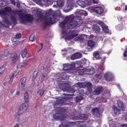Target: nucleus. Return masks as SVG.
I'll use <instances>...</instances> for the list:
<instances>
[{
    "label": "nucleus",
    "mask_w": 127,
    "mask_h": 127,
    "mask_svg": "<svg viewBox=\"0 0 127 127\" xmlns=\"http://www.w3.org/2000/svg\"><path fill=\"white\" fill-rule=\"evenodd\" d=\"M26 15L23 13H21L19 14L18 15L21 18L22 20V22L23 23L24 21V19L25 18V16Z\"/></svg>",
    "instance_id": "nucleus-30"
},
{
    "label": "nucleus",
    "mask_w": 127,
    "mask_h": 127,
    "mask_svg": "<svg viewBox=\"0 0 127 127\" xmlns=\"http://www.w3.org/2000/svg\"><path fill=\"white\" fill-rule=\"evenodd\" d=\"M78 33L71 35L68 37H65L64 39L65 40H71L76 36H78Z\"/></svg>",
    "instance_id": "nucleus-23"
},
{
    "label": "nucleus",
    "mask_w": 127,
    "mask_h": 127,
    "mask_svg": "<svg viewBox=\"0 0 127 127\" xmlns=\"http://www.w3.org/2000/svg\"><path fill=\"white\" fill-rule=\"evenodd\" d=\"M93 114L95 116L99 117L100 116V114L99 109L97 108H94L92 110Z\"/></svg>",
    "instance_id": "nucleus-12"
},
{
    "label": "nucleus",
    "mask_w": 127,
    "mask_h": 127,
    "mask_svg": "<svg viewBox=\"0 0 127 127\" xmlns=\"http://www.w3.org/2000/svg\"><path fill=\"white\" fill-rule=\"evenodd\" d=\"M18 59V56L16 53H15L14 55V56L12 58V63L14 64Z\"/></svg>",
    "instance_id": "nucleus-29"
},
{
    "label": "nucleus",
    "mask_w": 127,
    "mask_h": 127,
    "mask_svg": "<svg viewBox=\"0 0 127 127\" xmlns=\"http://www.w3.org/2000/svg\"><path fill=\"white\" fill-rule=\"evenodd\" d=\"M88 47H90L91 48H92L94 47L95 44V42L92 40H89L88 41Z\"/></svg>",
    "instance_id": "nucleus-21"
},
{
    "label": "nucleus",
    "mask_w": 127,
    "mask_h": 127,
    "mask_svg": "<svg viewBox=\"0 0 127 127\" xmlns=\"http://www.w3.org/2000/svg\"><path fill=\"white\" fill-rule=\"evenodd\" d=\"M65 18L66 19V21H67V27L68 29H73L77 26L78 24V22L74 20V15L72 14L66 17Z\"/></svg>",
    "instance_id": "nucleus-1"
},
{
    "label": "nucleus",
    "mask_w": 127,
    "mask_h": 127,
    "mask_svg": "<svg viewBox=\"0 0 127 127\" xmlns=\"http://www.w3.org/2000/svg\"><path fill=\"white\" fill-rule=\"evenodd\" d=\"M82 57V55L81 53H76L72 55L70 57V59L74 60L80 58Z\"/></svg>",
    "instance_id": "nucleus-8"
},
{
    "label": "nucleus",
    "mask_w": 127,
    "mask_h": 127,
    "mask_svg": "<svg viewBox=\"0 0 127 127\" xmlns=\"http://www.w3.org/2000/svg\"><path fill=\"white\" fill-rule=\"evenodd\" d=\"M66 97H64L59 99V101L62 104H63L64 102V101L66 100Z\"/></svg>",
    "instance_id": "nucleus-41"
},
{
    "label": "nucleus",
    "mask_w": 127,
    "mask_h": 127,
    "mask_svg": "<svg viewBox=\"0 0 127 127\" xmlns=\"http://www.w3.org/2000/svg\"><path fill=\"white\" fill-rule=\"evenodd\" d=\"M14 73H13L12 74V75L11 77L10 78V80L8 82L9 84H11L13 82V79L14 78Z\"/></svg>",
    "instance_id": "nucleus-45"
},
{
    "label": "nucleus",
    "mask_w": 127,
    "mask_h": 127,
    "mask_svg": "<svg viewBox=\"0 0 127 127\" xmlns=\"http://www.w3.org/2000/svg\"><path fill=\"white\" fill-rule=\"evenodd\" d=\"M53 1V0H47L46 3L49 5H51L52 4Z\"/></svg>",
    "instance_id": "nucleus-49"
},
{
    "label": "nucleus",
    "mask_w": 127,
    "mask_h": 127,
    "mask_svg": "<svg viewBox=\"0 0 127 127\" xmlns=\"http://www.w3.org/2000/svg\"><path fill=\"white\" fill-rule=\"evenodd\" d=\"M93 29L97 33L99 34L101 32L100 28L96 24L93 25Z\"/></svg>",
    "instance_id": "nucleus-11"
},
{
    "label": "nucleus",
    "mask_w": 127,
    "mask_h": 127,
    "mask_svg": "<svg viewBox=\"0 0 127 127\" xmlns=\"http://www.w3.org/2000/svg\"><path fill=\"white\" fill-rule=\"evenodd\" d=\"M83 61V60H82V61L81 62V64H85L86 63L87 61L86 59H84V60L83 62H82Z\"/></svg>",
    "instance_id": "nucleus-63"
},
{
    "label": "nucleus",
    "mask_w": 127,
    "mask_h": 127,
    "mask_svg": "<svg viewBox=\"0 0 127 127\" xmlns=\"http://www.w3.org/2000/svg\"><path fill=\"white\" fill-rule=\"evenodd\" d=\"M60 113H56L54 115V118L55 119L57 120H60Z\"/></svg>",
    "instance_id": "nucleus-39"
},
{
    "label": "nucleus",
    "mask_w": 127,
    "mask_h": 127,
    "mask_svg": "<svg viewBox=\"0 0 127 127\" xmlns=\"http://www.w3.org/2000/svg\"><path fill=\"white\" fill-rule=\"evenodd\" d=\"M6 15V12L3 10H0V15L1 16L3 17V16H5Z\"/></svg>",
    "instance_id": "nucleus-44"
},
{
    "label": "nucleus",
    "mask_w": 127,
    "mask_h": 127,
    "mask_svg": "<svg viewBox=\"0 0 127 127\" xmlns=\"http://www.w3.org/2000/svg\"><path fill=\"white\" fill-rule=\"evenodd\" d=\"M77 2L78 4L82 7L84 8L86 6V3L84 1L81 0H79Z\"/></svg>",
    "instance_id": "nucleus-24"
},
{
    "label": "nucleus",
    "mask_w": 127,
    "mask_h": 127,
    "mask_svg": "<svg viewBox=\"0 0 127 127\" xmlns=\"http://www.w3.org/2000/svg\"><path fill=\"white\" fill-rule=\"evenodd\" d=\"M76 30H70V32L71 34H74L76 32Z\"/></svg>",
    "instance_id": "nucleus-62"
},
{
    "label": "nucleus",
    "mask_w": 127,
    "mask_h": 127,
    "mask_svg": "<svg viewBox=\"0 0 127 127\" xmlns=\"http://www.w3.org/2000/svg\"><path fill=\"white\" fill-rule=\"evenodd\" d=\"M21 35L20 33H18L16 34L14 37V38L18 39L21 37Z\"/></svg>",
    "instance_id": "nucleus-48"
},
{
    "label": "nucleus",
    "mask_w": 127,
    "mask_h": 127,
    "mask_svg": "<svg viewBox=\"0 0 127 127\" xmlns=\"http://www.w3.org/2000/svg\"><path fill=\"white\" fill-rule=\"evenodd\" d=\"M27 62H23L22 63H20L17 66V68H21L22 67L27 65Z\"/></svg>",
    "instance_id": "nucleus-28"
},
{
    "label": "nucleus",
    "mask_w": 127,
    "mask_h": 127,
    "mask_svg": "<svg viewBox=\"0 0 127 127\" xmlns=\"http://www.w3.org/2000/svg\"><path fill=\"white\" fill-rule=\"evenodd\" d=\"M117 103L118 107L121 108L122 111L125 110V109L124 108V103L123 102L120 101H118L117 102Z\"/></svg>",
    "instance_id": "nucleus-25"
},
{
    "label": "nucleus",
    "mask_w": 127,
    "mask_h": 127,
    "mask_svg": "<svg viewBox=\"0 0 127 127\" xmlns=\"http://www.w3.org/2000/svg\"><path fill=\"white\" fill-rule=\"evenodd\" d=\"M103 31L106 33H108L109 32V30L108 26L106 25H104L102 28Z\"/></svg>",
    "instance_id": "nucleus-35"
},
{
    "label": "nucleus",
    "mask_w": 127,
    "mask_h": 127,
    "mask_svg": "<svg viewBox=\"0 0 127 127\" xmlns=\"http://www.w3.org/2000/svg\"><path fill=\"white\" fill-rule=\"evenodd\" d=\"M54 107L55 110H57L59 111L62 112L65 110V109L61 108L60 107L59 104V103H55L54 105Z\"/></svg>",
    "instance_id": "nucleus-9"
},
{
    "label": "nucleus",
    "mask_w": 127,
    "mask_h": 127,
    "mask_svg": "<svg viewBox=\"0 0 127 127\" xmlns=\"http://www.w3.org/2000/svg\"><path fill=\"white\" fill-rule=\"evenodd\" d=\"M5 64L2 65L0 67V76L4 72L5 70Z\"/></svg>",
    "instance_id": "nucleus-37"
},
{
    "label": "nucleus",
    "mask_w": 127,
    "mask_h": 127,
    "mask_svg": "<svg viewBox=\"0 0 127 127\" xmlns=\"http://www.w3.org/2000/svg\"><path fill=\"white\" fill-rule=\"evenodd\" d=\"M8 2L6 0H0V7H4L6 5H8L9 4Z\"/></svg>",
    "instance_id": "nucleus-22"
},
{
    "label": "nucleus",
    "mask_w": 127,
    "mask_h": 127,
    "mask_svg": "<svg viewBox=\"0 0 127 127\" xmlns=\"http://www.w3.org/2000/svg\"><path fill=\"white\" fill-rule=\"evenodd\" d=\"M3 18L4 22L8 24H9L10 23V22L9 21L7 17L6 16L3 17Z\"/></svg>",
    "instance_id": "nucleus-46"
},
{
    "label": "nucleus",
    "mask_w": 127,
    "mask_h": 127,
    "mask_svg": "<svg viewBox=\"0 0 127 127\" xmlns=\"http://www.w3.org/2000/svg\"><path fill=\"white\" fill-rule=\"evenodd\" d=\"M86 87L88 90H89V89H92V85L91 83L90 82L86 83L85 87Z\"/></svg>",
    "instance_id": "nucleus-34"
},
{
    "label": "nucleus",
    "mask_w": 127,
    "mask_h": 127,
    "mask_svg": "<svg viewBox=\"0 0 127 127\" xmlns=\"http://www.w3.org/2000/svg\"><path fill=\"white\" fill-rule=\"evenodd\" d=\"M27 53V50L26 49H24L22 51L21 55L23 58H24L26 57Z\"/></svg>",
    "instance_id": "nucleus-33"
},
{
    "label": "nucleus",
    "mask_w": 127,
    "mask_h": 127,
    "mask_svg": "<svg viewBox=\"0 0 127 127\" xmlns=\"http://www.w3.org/2000/svg\"><path fill=\"white\" fill-rule=\"evenodd\" d=\"M113 110L115 114H119L120 113L121 110L117 107H114Z\"/></svg>",
    "instance_id": "nucleus-36"
},
{
    "label": "nucleus",
    "mask_w": 127,
    "mask_h": 127,
    "mask_svg": "<svg viewBox=\"0 0 127 127\" xmlns=\"http://www.w3.org/2000/svg\"><path fill=\"white\" fill-rule=\"evenodd\" d=\"M26 79V77H24L22 78L20 80V82H21V86L22 89H23L25 86Z\"/></svg>",
    "instance_id": "nucleus-17"
},
{
    "label": "nucleus",
    "mask_w": 127,
    "mask_h": 127,
    "mask_svg": "<svg viewBox=\"0 0 127 127\" xmlns=\"http://www.w3.org/2000/svg\"><path fill=\"white\" fill-rule=\"evenodd\" d=\"M25 16L24 19L27 21L31 22L33 20V18L30 14H26Z\"/></svg>",
    "instance_id": "nucleus-16"
},
{
    "label": "nucleus",
    "mask_w": 127,
    "mask_h": 127,
    "mask_svg": "<svg viewBox=\"0 0 127 127\" xmlns=\"http://www.w3.org/2000/svg\"><path fill=\"white\" fill-rule=\"evenodd\" d=\"M89 72H90V74H93L94 73L95 71L94 70H93L90 69Z\"/></svg>",
    "instance_id": "nucleus-64"
},
{
    "label": "nucleus",
    "mask_w": 127,
    "mask_h": 127,
    "mask_svg": "<svg viewBox=\"0 0 127 127\" xmlns=\"http://www.w3.org/2000/svg\"><path fill=\"white\" fill-rule=\"evenodd\" d=\"M67 23V21H66V19L65 18V20L59 24V26L61 28H64Z\"/></svg>",
    "instance_id": "nucleus-31"
},
{
    "label": "nucleus",
    "mask_w": 127,
    "mask_h": 127,
    "mask_svg": "<svg viewBox=\"0 0 127 127\" xmlns=\"http://www.w3.org/2000/svg\"><path fill=\"white\" fill-rule=\"evenodd\" d=\"M28 107V104L25 103H22L20 107L18 112V114L20 115L22 114L24 112L26 111Z\"/></svg>",
    "instance_id": "nucleus-5"
},
{
    "label": "nucleus",
    "mask_w": 127,
    "mask_h": 127,
    "mask_svg": "<svg viewBox=\"0 0 127 127\" xmlns=\"http://www.w3.org/2000/svg\"><path fill=\"white\" fill-rule=\"evenodd\" d=\"M52 14V12H50L46 13V20L44 22L45 26H50V24H52L56 22V20L55 17H53V18H52L50 17Z\"/></svg>",
    "instance_id": "nucleus-2"
},
{
    "label": "nucleus",
    "mask_w": 127,
    "mask_h": 127,
    "mask_svg": "<svg viewBox=\"0 0 127 127\" xmlns=\"http://www.w3.org/2000/svg\"><path fill=\"white\" fill-rule=\"evenodd\" d=\"M38 68H37V69H36L34 72L32 76V77L34 79L36 77V76H37V74L38 73Z\"/></svg>",
    "instance_id": "nucleus-40"
},
{
    "label": "nucleus",
    "mask_w": 127,
    "mask_h": 127,
    "mask_svg": "<svg viewBox=\"0 0 127 127\" xmlns=\"http://www.w3.org/2000/svg\"><path fill=\"white\" fill-rule=\"evenodd\" d=\"M69 92H70L72 93H73V94L75 92L74 90L72 88H70L69 89Z\"/></svg>",
    "instance_id": "nucleus-58"
},
{
    "label": "nucleus",
    "mask_w": 127,
    "mask_h": 127,
    "mask_svg": "<svg viewBox=\"0 0 127 127\" xmlns=\"http://www.w3.org/2000/svg\"><path fill=\"white\" fill-rule=\"evenodd\" d=\"M75 125V122L64 121L61 122L59 127H74Z\"/></svg>",
    "instance_id": "nucleus-3"
},
{
    "label": "nucleus",
    "mask_w": 127,
    "mask_h": 127,
    "mask_svg": "<svg viewBox=\"0 0 127 127\" xmlns=\"http://www.w3.org/2000/svg\"><path fill=\"white\" fill-rule=\"evenodd\" d=\"M84 68L82 66L78 67L76 68L77 73H78V74L81 75L84 74Z\"/></svg>",
    "instance_id": "nucleus-13"
},
{
    "label": "nucleus",
    "mask_w": 127,
    "mask_h": 127,
    "mask_svg": "<svg viewBox=\"0 0 127 127\" xmlns=\"http://www.w3.org/2000/svg\"><path fill=\"white\" fill-rule=\"evenodd\" d=\"M85 85L86 83H82L80 82H78L76 83L75 84V86L76 87H78L80 88H85Z\"/></svg>",
    "instance_id": "nucleus-18"
},
{
    "label": "nucleus",
    "mask_w": 127,
    "mask_h": 127,
    "mask_svg": "<svg viewBox=\"0 0 127 127\" xmlns=\"http://www.w3.org/2000/svg\"><path fill=\"white\" fill-rule=\"evenodd\" d=\"M84 38L82 37H77L74 39V40L75 41L78 40H82Z\"/></svg>",
    "instance_id": "nucleus-52"
},
{
    "label": "nucleus",
    "mask_w": 127,
    "mask_h": 127,
    "mask_svg": "<svg viewBox=\"0 0 127 127\" xmlns=\"http://www.w3.org/2000/svg\"><path fill=\"white\" fill-rule=\"evenodd\" d=\"M66 118V114H60V120L61 121H64Z\"/></svg>",
    "instance_id": "nucleus-32"
},
{
    "label": "nucleus",
    "mask_w": 127,
    "mask_h": 127,
    "mask_svg": "<svg viewBox=\"0 0 127 127\" xmlns=\"http://www.w3.org/2000/svg\"><path fill=\"white\" fill-rule=\"evenodd\" d=\"M93 3L94 2L90 0L88 2L87 4L88 5H90L92 4V3Z\"/></svg>",
    "instance_id": "nucleus-60"
},
{
    "label": "nucleus",
    "mask_w": 127,
    "mask_h": 127,
    "mask_svg": "<svg viewBox=\"0 0 127 127\" xmlns=\"http://www.w3.org/2000/svg\"><path fill=\"white\" fill-rule=\"evenodd\" d=\"M10 19L11 21L15 24H17L16 19L15 17L14 16H11Z\"/></svg>",
    "instance_id": "nucleus-38"
},
{
    "label": "nucleus",
    "mask_w": 127,
    "mask_h": 127,
    "mask_svg": "<svg viewBox=\"0 0 127 127\" xmlns=\"http://www.w3.org/2000/svg\"><path fill=\"white\" fill-rule=\"evenodd\" d=\"M63 69L65 70H70V65L69 64H63Z\"/></svg>",
    "instance_id": "nucleus-26"
},
{
    "label": "nucleus",
    "mask_w": 127,
    "mask_h": 127,
    "mask_svg": "<svg viewBox=\"0 0 127 127\" xmlns=\"http://www.w3.org/2000/svg\"><path fill=\"white\" fill-rule=\"evenodd\" d=\"M91 108V105H87L86 108V110H90Z\"/></svg>",
    "instance_id": "nucleus-59"
},
{
    "label": "nucleus",
    "mask_w": 127,
    "mask_h": 127,
    "mask_svg": "<svg viewBox=\"0 0 127 127\" xmlns=\"http://www.w3.org/2000/svg\"><path fill=\"white\" fill-rule=\"evenodd\" d=\"M91 9L98 14H102L104 12V10L101 7L96 6H91Z\"/></svg>",
    "instance_id": "nucleus-4"
},
{
    "label": "nucleus",
    "mask_w": 127,
    "mask_h": 127,
    "mask_svg": "<svg viewBox=\"0 0 127 127\" xmlns=\"http://www.w3.org/2000/svg\"><path fill=\"white\" fill-rule=\"evenodd\" d=\"M20 115H18L17 114V115H15L14 117L15 119L17 120H18L20 117Z\"/></svg>",
    "instance_id": "nucleus-54"
},
{
    "label": "nucleus",
    "mask_w": 127,
    "mask_h": 127,
    "mask_svg": "<svg viewBox=\"0 0 127 127\" xmlns=\"http://www.w3.org/2000/svg\"><path fill=\"white\" fill-rule=\"evenodd\" d=\"M9 52L7 49H6L4 51V55L5 56H7L9 54Z\"/></svg>",
    "instance_id": "nucleus-50"
},
{
    "label": "nucleus",
    "mask_w": 127,
    "mask_h": 127,
    "mask_svg": "<svg viewBox=\"0 0 127 127\" xmlns=\"http://www.w3.org/2000/svg\"><path fill=\"white\" fill-rule=\"evenodd\" d=\"M83 12V10L78 9L76 11L75 13L76 14L79 15H77V16L79 17L80 19H82L83 18H84V17H83V16H86L88 15L87 12H86L85 13V14Z\"/></svg>",
    "instance_id": "nucleus-7"
},
{
    "label": "nucleus",
    "mask_w": 127,
    "mask_h": 127,
    "mask_svg": "<svg viewBox=\"0 0 127 127\" xmlns=\"http://www.w3.org/2000/svg\"><path fill=\"white\" fill-rule=\"evenodd\" d=\"M78 116L79 119L83 120H86L88 118V116L87 114H81Z\"/></svg>",
    "instance_id": "nucleus-20"
},
{
    "label": "nucleus",
    "mask_w": 127,
    "mask_h": 127,
    "mask_svg": "<svg viewBox=\"0 0 127 127\" xmlns=\"http://www.w3.org/2000/svg\"><path fill=\"white\" fill-rule=\"evenodd\" d=\"M118 19L119 21H124V18L122 17L119 16L118 17Z\"/></svg>",
    "instance_id": "nucleus-55"
},
{
    "label": "nucleus",
    "mask_w": 127,
    "mask_h": 127,
    "mask_svg": "<svg viewBox=\"0 0 127 127\" xmlns=\"http://www.w3.org/2000/svg\"><path fill=\"white\" fill-rule=\"evenodd\" d=\"M29 40L31 41H33L34 40V35L33 34L31 35L29 38Z\"/></svg>",
    "instance_id": "nucleus-43"
},
{
    "label": "nucleus",
    "mask_w": 127,
    "mask_h": 127,
    "mask_svg": "<svg viewBox=\"0 0 127 127\" xmlns=\"http://www.w3.org/2000/svg\"><path fill=\"white\" fill-rule=\"evenodd\" d=\"M12 9L10 7H7L4 8V11L5 12H11Z\"/></svg>",
    "instance_id": "nucleus-42"
},
{
    "label": "nucleus",
    "mask_w": 127,
    "mask_h": 127,
    "mask_svg": "<svg viewBox=\"0 0 127 127\" xmlns=\"http://www.w3.org/2000/svg\"><path fill=\"white\" fill-rule=\"evenodd\" d=\"M125 50L123 53V55L124 57H127V47L126 46L125 48Z\"/></svg>",
    "instance_id": "nucleus-47"
},
{
    "label": "nucleus",
    "mask_w": 127,
    "mask_h": 127,
    "mask_svg": "<svg viewBox=\"0 0 127 127\" xmlns=\"http://www.w3.org/2000/svg\"><path fill=\"white\" fill-rule=\"evenodd\" d=\"M72 5V2L71 1H67L66 6L64 9V12L67 13L71 11L73 9Z\"/></svg>",
    "instance_id": "nucleus-6"
},
{
    "label": "nucleus",
    "mask_w": 127,
    "mask_h": 127,
    "mask_svg": "<svg viewBox=\"0 0 127 127\" xmlns=\"http://www.w3.org/2000/svg\"><path fill=\"white\" fill-rule=\"evenodd\" d=\"M56 2L57 5L59 7L63 6L64 4L63 0H58Z\"/></svg>",
    "instance_id": "nucleus-27"
},
{
    "label": "nucleus",
    "mask_w": 127,
    "mask_h": 127,
    "mask_svg": "<svg viewBox=\"0 0 127 127\" xmlns=\"http://www.w3.org/2000/svg\"><path fill=\"white\" fill-rule=\"evenodd\" d=\"M10 2L11 3L14 5H15L16 3L14 0H10Z\"/></svg>",
    "instance_id": "nucleus-61"
},
{
    "label": "nucleus",
    "mask_w": 127,
    "mask_h": 127,
    "mask_svg": "<svg viewBox=\"0 0 127 127\" xmlns=\"http://www.w3.org/2000/svg\"><path fill=\"white\" fill-rule=\"evenodd\" d=\"M24 99L25 100V102L24 103H25L28 104L29 102V94L27 92H26L24 94Z\"/></svg>",
    "instance_id": "nucleus-15"
},
{
    "label": "nucleus",
    "mask_w": 127,
    "mask_h": 127,
    "mask_svg": "<svg viewBox=\"0 0 127 127\" xmlns=\"http://www.w3.org/2000/svg\"><path fill=\"white\" fill-rule=\"evenodd\" d=\"M104 77L106 80L107 81H111L113 79L112 75L108 73H106L104 74Z\"/></svg>",
    "instance_id": "nucleus-10"
},
{
    "label": "nucleus",
    "mask_w": 127,
    "mask_h": 127,
    "mask_svg": "<svg viewBox=\"0 0 127 127\" xmlns=\"http://www.w3.org/2000/svg\"><path fill=\"white\" fill-rule=\"evenodd\" d=\"M93 55V56L96 59L98 60H99L101 59V58L100 56L99 53L98 51H96L94 52Z\"/></svg>",
    "instance_id": "nucleus-19"
},
{
    "label": "nucleus",
    "mask_w": 127,
    "mask_h": 127,
    "mask_svg": "<svg viewBox=\"0 0 127 127\" xmlns=\"http://www.w3.org/2000/svg\"><path fill=\"white\" fill-rule=\"evenodd\" d=\"M97 23L98 24H99L100 26H102V27L104 26V25H105L104 24V22L102 21H99L97 22Z\"/></svg>",
    "instance_id": "nucleus-51"
},
{
    "label": "nucleus",
    "mask_w": 127,
    "mask_h": 127,
    "mask_svg": "<svg viewBox=\"0 0 127 127\" xmlns=\"http://www.w3.org/2000/svg\"><path fill=\"white\" fill-rule=\"evenodd\" d=\"M102 91V88L101 87H98L93 92V94L98 95L100 94V93Z\"/></svg>",
    "instance_id": "nucleus-14"
},
{
    "label": "nucleus",
    "mask_w": 127,
    "mask_h": 127,
    "mask_svg": "<svg viewBox=\"0 0 127 127\" xmlns=\"http://www.w3.org/2000/svg\"><path fill=\"white\" fill-rule=\"evenodd\" d=\"M70 70L73 69L75 67V64H70Z\"/></svg>",
    "instance_id": "nucleus-57"
},
{
    "label": "nucleus",
    "mask_w": 127,
    "mask_h": 127,
    "mask_svg": "<svg viewBox=\"0 0 127 127\" xmlns=\"http://www.w3.org/2000/svg\"><path fill=\"white\" fill-rule=\"evenodd\" d=\"M48 66L46 65H44L43 66V69L45 71H47L48 70L47 69Z\"/></svg>",
    "instance_id": "nucleus-53"
},
{
    "label": "nucleus",
    "mask_w": 127,
    "mask_h": 127,
    "mask_svg": "<svg viewBox=\"0 0 127 127\" xmlns=\"http://www.w3.org/2000/svg\"><path fill=\"white\" fill-rule=\"evenodd\" d=\"M81 100V98L78 96H76V102H78Z\"/></svg>",
    "instance_id": "nucleus-56"
}]
</instances>
